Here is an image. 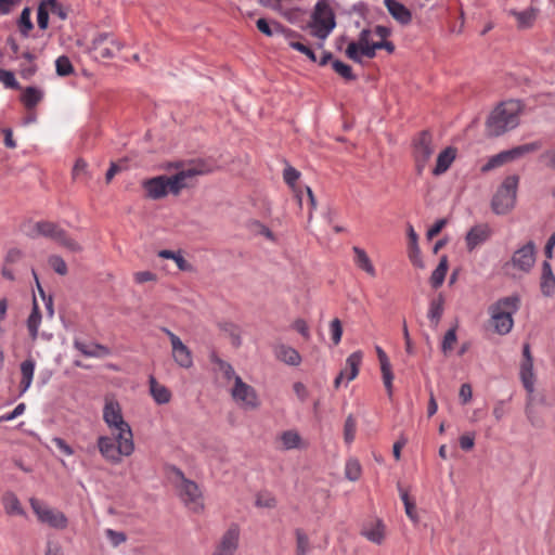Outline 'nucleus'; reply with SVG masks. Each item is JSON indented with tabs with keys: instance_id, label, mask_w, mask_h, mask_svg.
Wrapping results in <instances>:
<instances>
[{
	"instance_id": "nucleus-1",
	"label": "nucleus",
	"mask_w": 555,
	"mask_h": 555,
	"mask_svg": "<svg viewBox=\"0 0 555 555\" xmlns=\"http://www.w3.org/2000/svg\"><path fill=\"white\" fill-rule=\"evenodd\" d=\"M102 418L113 437L103 435L98 438L99 452L107 462L119 464L122 456L128 457L133 454L135 447L132 429L125 420L122 408L115 397H105Z\"/></svg>"
},
{
	"instance_id": "nucleus-2",
	"label": "nucleus",
	"mask_w": 555,
	"mask_h": 555,
	"mask_svg": "<svg viewBox=\"0 0 555 555\" xmlns=\"http://www.w3.org/2000/svg\"><path fill=\"white\" fill-rule=\"evenodd\" d=\"M177 170L175 175H162L143 181L142 186L151 199H160L171 194L178 196L182 190L194 184L197 176L212 171L210 165L204 160H194L189 164L176 163L171 165Z\"/></svg>"
},
{
	"instance_id": "nucleus-3",
	"label": "nucleus",
	"mask_w": 555,
	"mask_h": 555,
	"mask_svg": "<svg viewBox=\"0 0 555 555\" xmlns=\"http://www.w3.org/2000/svg\"><path fill=\"white\" fill-rule=\"evenodd\" d=\"M520 112L521 104L519 101L511 100L499 104L487 119V134L499 137L514 129L519 122Z\"/></svg>"
},
{
	"instance_id": "nucleus-4",
	"label": "nucleus",
	"mask_w": 555,
	"mask_h": 555,
	"mask_svg": "<svg viewBox=\"0 0 555 555\" xmlns=\"http://www.w3.org/2000/svg\"><path fill=\"white\" fill-rule=\"evenodd\" d=\"M520 298L517 295L503 297L489 307L491 324L499 335L508 334L514 325L513 314L519 309Z\"/></svg>"
},
{
	"instance_id": "nucleus-5",
	"label": "nucleus",
	"mask_w": 555,
	"mask_h": 555,
	"mask_svg": "<svg viewBox=\"0 0 555 555\" xmlns=\"http://www.w3.org/2000/svg\"><path fill=\"white\" fill-rule=\"evenodd\" d=\"M336 26L334 10L331 0H319L309 23L312 36L325 40Z\"/></svg>"
},
{
	"instance_id": "nucleus-6",
	"label": "nucleus",
	"mask_w": 555,
	"mask_h": 555,
	"mask_svg": "<svg viewBox=\"0 0 555 555\" xmlns=\"http://www.w3.org/2000/svg\"><path fill=\"white\" fill-rule=\"evenodd\" d=\"M27 235L30 237L44 236L51 238L70 251L81 250V246L68 236L65 230L50 221H39L34 223L27 231Z\"/></svg>"
},
{
	"instance_id": "nucleus-7",
	"label": "nucleus",
	"mask_w": 555,
	"mask_h": 555,
	"mask_svg": "<svg viewBox=\"0 0 555 555\" xmlns=\"http://www.w3.org/2000/svg\"><path fill=\"white\" fill-rule=\"evenodd\" d=\"M518 182L519 178L516 175L503 180L491 202L492 210L496 215H506L515 207Z\"/></svg>"
},
{
	"instance_id": "nucleus-8",
	"label": "nucleus",
	"mask_w": 555,
	"mask_h": 555,
	"mask_svg": "<svg viewBox=\"0 0 555 555\" xmlns=\"http://www.w3.org/2000/svg\"><path fill=\"white\" fill-rule=\"evenodd\" d=\"M376 42L373 40L371 29H363L358 40L350 41L347 46L345 54L353 62L361 63L362 57L373 59L376 55Z\"/></svg>"
},
{
	"instance_id": "nucleus-9",
	"label": "nucleus",
	"mask_w": 555,
	"mask_h": 555,
	"mask_svg": "<svg viewBox=\"0 0 555 555\" xmlns=\"http://www.w3.org/2000/svg\"><path fill=\"white\" fill-rule=\"evenodd\" d=\"M30 506L40 522L59 530L67 527L68 520L63 512L50 507L37 499H30Z\"/></svg>"
},
{
	"instance_id": "nucleus-10",
	"label": "nucleus",
	"mask_w": 555,
	"mask_h": 555,
	"mask_svg": "<svg viewBox=\"0 0 555 555\" xmlns=\"http://www.w3.org/2000/svg\"><path fill=\"white\" fill-rule=\"evenodd\" d=\"M177 476L180 478L181 482L179 485V495L185 506L193 512H199L203 509V495L199 490V487L196 482L186 479L183 473L177 469Z\"/></svg>"
},
{
	"instance_id": "nucleus-11",
	"label": "nucleus",
	"mask_w": 555,
	"mask_h": 555,
	"mask_svg": "<svg viewBox=\"0 0 555 555\" xmlns=\"http://www.w3.org/2000/svg\"><path fill=\"white\" fill-rule=\"evenodd\" d=\"M124 47V42L108 33L99 34L91 43L95 59H113Z\"/></svg>"
},
{
	"instance_id": "nucleus-12",
	"label": "nucleus",
	"mask_w": 555,
	"mask_h": 555,
	"mask_svg": "<svg viewBox=\"0 0 555 555\" xmlns=\"http://www.w3.org/2000/svg\"><path fill=\"white\" fill-rule=\"evenodd\" d=\"M231 396L233 400L244 409L255 410L260 404L255 388L243 382L240 376H234V385L231 388Z\"/></svg>"
},
{
	"instance_id": "nucleus-13",
	"label": "nucleus",
	"mask_w": 555,
	"mask_h": 555,
	"mask_svg": "<svg viewBox=\"0 0 555 555\" xmlns=\"http://www.w3.org/2000/svg\"><path fill=\"white\" fill-rule=\"evenodd\" d=\"M413 145L416 171L418 175H421L435 152L431 134L428 131H422L414 139Z\"/></svg>"
},
{
	"instance_id": "nucleus-14",
	"label": "nucleus",
	"mask_w": 555,
	"mask_h": 555,
	"mask_svg": "<svg viewBox=\"0 0 555 555\" xmlns=\"http://www.w3.org/2000/svg\"><path fill=\"white\" fill-rule=\"evenodd\" d=\"M541 146H542V144L540 142H531V143L516 146L509 151L501 152V153L492 156L488 160V163L482 167V171H489V170L500 167L513 159L519 158V157L524 156L525 154L535 152V151L540 150Z\"/></svg>"
},
{
	"instance_id": "nucleus-15",
	"label": "nucleus",
	"mask_w": 555,
	"mask_h": 555,
	"mask_svg": "<svg viewBox=\"0 0 555 555\" xmlns=\"http://www.w3.org/2000/svg\"><path fill=\"white\" fill-rule=\"evenodd\" d=\"M535 262V245L533 242H528L524 246L514 251L511 261L506 266L512 264L513 268L528 273Z\"/></svg>"
},
{
	"instance_id": "nucleus-16",
	"label": "nucleus",
	"mask_w": 555,
	"mask_h": 555,
	"mask_svg": "<svg viewBox=\"0 0 555 555\" xmlns=\"http://www.w3.org/2000/svg\"><path fill=\"white\" fill-rule=\"evenodd\" d=\"M163 332L168 336L170 340L172 358L175 362L181 367L190 369L193 365V357L191 350L170 330L163 328Z\"/></svg>"
},
{
	"instance_id": "nucleus-17",
	"label": "nucleus",
	"mask_w": 555,
	"mask_h": 555,
	"mask_svg": "<svg viewBox=\"0 0 555 555\" xmlns=\"http://www.w3.org/2000/svg\"><path fill=\"white\" fill-rule=\"evenodd\" d=\"M362 358L363 354L361 351H356L347 358L345 369L340 371L339 375L334 380L335 388H338L344 379L351 382L358 376Z\"/></svg>"
},
{
	"instance_id": "nucleus-18",
	"label": "nucleus",
	"mask_w": 555,
	"mask_h": 555,
	"mask_svg": "<svg viewBox=\"0 0 555 555\" xmlns=\"http://www.w3.org/2000/svg\"><path fill=\"white\" fill-rule=\"evenodd\" d=\"M491 228L487 223L473 227L466 234L465 242L469 251L485 243L491 236Z\"/></svg>"
},
{
	"instance_id": "nucleus-19",
	"label": "nucleus",
	"mask_w": 555,
	"mask_h": 555,
	"mask_svg": "<svg viewBox=\"0 0 555 555\" xmlns=\"http://www.w3.org/2000/svg\"><path fill=\"white\" fill-rule=\"evenodd\" d=\"M540 289L545 297L555 296V274L547 260H544L541 264Z\"/></svg>"
},
{
	"instance_id": "nucleus-20",
	"label": "nucleus",
	"mask_w": 555,
	"mask_h": 555,
	"mask_svg": "<svg viewBox=\"0 0 555 555\" xmlns=\"http://www.w3.org/2000/svg\"><path fill=\"white\" fill-rule=\"evenodd\" d=\"M375 350L380 365L384 386L388 392V396L391 397L393 374L391 371L390 361L386 352L379 346H376Z\"/></svg>"
},
{
	"instance_id": "nucleus-21",
	"label": "nucleus",
	"mask_w": 555,
	"mask_h": 555,
	"mask_svg": "<svg viewBox=\"0 0 555 555\" xmlns=\"http://www.w3.org/2000/svg\"><path fill=\"white\" fill-rule=\"evenodd\" d=\"M274 354L278 360L288 365L297 366L301 362L299 352L295 348L284 344L275 346Z\"/></svg>"
},
{
	"instance_id": "nucleus-22",
	"label": "nucleus",
	"mask_w": 555,
	"mask_h": 555,
	"mask_svg": "<svg viewBox=\"0 0 555 555\" xmlns=\"http://www.w3.org/2000/svg\"><path fill=\"white\" fill-rule=\"evenodd\" d=\"M353 251V262L354 264L362 271H364L367 275L371 278L376 276V269L374 264L372 263L367 253L358 246L352 247Z\"/></svg>"
},
{
	"instance_id": "nucleus-23",
	"label": "nucleus",
	"mask_w": 555,
	"mask_h": 555,
	"mask_svg": "<svg viewBox=\"0 0 555 555\" xmlns=\"http://www.w3.org/2000/svg\"><path fill=\"white\" fill-rule=\"evenodd\" d=\"M240 529L237 526H231L223 534L220 545L217 550L233 555L237 548Z\"/></svg>"
},
{
	"instance_id": "nucleus-24",
	"label": "nucleus",
	"mask_w": 555,
	"mask_h": 555,
	"mask_svg": "<svg viewBox=\"0 0 555 555\" xmlns=\"http://www.w3.org/2000/svg\"><path fill=\"white\" fill-rule=\"evenodd\" d=\"M74 347L83 356L90 358H102L109 354V349L100 344H88L76 339L74 341Z\"/></svg>"
},
{
	"instance_id": "nucleus-25",
	"label": "nucleus",
	"mask_w": 555,
	"mask_h": 555,
	"mask_svg": "<svg viewBox=\"0 0 555 555\" xmlns=\"http://www.w3.org/2000/svg\"><path fill=\"white\" fill-rule=\"evenodd\" d=\"M456 157V149L449 146L444 149L441 153H439L436 162V166L433 169V173L435 176H440L444 173Z\"/></svg>"
},
{
	"instance_id": "nucleus-26",
	"label": "nucleus",
	"mask_w": 555,
	"mask_h": 555,
	"mask_svg": "<svg viewBox=\"0 0 555 555\" xmlns=\"http://www.w3.org/2000/svg\"><path fill=\"white\" fill-rule=\"evenodd\" d=\"M35 367L36 363L31 358H28L21 363L22 378L18 386L21 395L25 393L29 389L34 379Z\"/></svg>"
},
{
	"instance_id": "nucleus-27",
	"label": "nucleus",
	"mask_w": 555,
	"mask_h": 555,
	"mask_svg": "<svg viewBox=\"0 0 555 555\" xmlns=\"http://www.w3.org/2000/svg\"><path fill=\"white\" fill-rule=\"evenodd\" d=\"M384 3L391 16L399 23L406 25L411 22V12L402 3L397 0H385Z\"/></svg>"
},
{
	"instance_id": "nucleus-28",
	"label": "nucleus",
	"mask_w": 555,
	"mask_h": 555,
	"mask_svg": "<svg viewBox=\"0 0 555 555\" xmlns=\"http://www.w3.org/2000/svg\"><path fill=\"white\" fill-rule=\"evenodd\" d=\"M444 311V298L442 294L433 298L429 302L427 318L430 321V325L436 328L442 318Z\"/></svg>"
},
{
	"instance_id": "nucleus-29",
	"label": "nucleus",
	"mask_w": 555,
	"mask_h": 555,
	"mask_svg": "<svg viewBox=\"0 0 555 555\" xmlns=\"http://www.w3.org/2000/svg\"><path fill=\"white\" fill-rule=\"evenodd\" d=\"M520 379L524 388L531 396L534 391L535 375L533 372V361H521L520 364Z\"/></svg>"
},
{
	"instance_id": "nucleus-30",
	"label": "nucleus",
	"mask_w": 555,
	"mask_h": 555,
	"mask_svg": "<svg viewBox=\"0 0 555 555\" xmlns=\"http://www.w3.org/2000/svg\"><path fill=\"white\" fill-rule=\"evenodd\" d=\"M150 392L158 404H166L171 399L170 390L166 386L159 384L153 376L150 378Z\"/></svg>"
},
{
	"instance_id": "nucleus-31",
	"label": "nucleus",
	"mask_w": 555,
	"mask_h": 555,
	"mask_svg": "<svg viewBox=\"0 0 555 555\" xmlns=\"http://www.w3.org/2000/svg\"><path fill=\"white\" fill-rule=\"evenodd\" d=\"M282 450H293L302 448V439L297 430L289 429L281 433L279 436Z\"/></svg>"
},
{
	"instance_id": "nucleus-32",
	"label": "nucleus",
	"mask_w": 555,
	"mask_h": 555,
	"mask_svg": "<svg viewBox=\"0 0 555 555\" xmlns=\"http://www.w3.org/2000/svg\"><path fill=\"white\" fill-rule=\"evenodd\" d=\"M43 99V92L36 87H27L24 89L21 101L27 109H33Z\"/></svg>"
},
{
	"instance_id": "nucleus-33",
	"label": "nucleus",
	"mask_w": 555,
	"mask_h": 555,
	"mask_svg": "<svg viewBox=\"0 0 555 555\" xmlns=\"http://www.w3.org/2000/svg\"><path fill=\"white\" fill-rule=\"evenodd\" d=\"M41 323V313L38 307V304L36 300H34V306L30 315L27 320V328L29 332V335L33 340H35L38 336V330Z\"/></svg>"
},
{
	"instance_id": "nucleus-34",
	"label": "nucleus",
	"mask_w": 555,
	"mask_h": 555,
	"mask_svg": "<svg viewBox=\"0 0 555 555\" xmlns=\"http://www.w3.org/2000/svg\"><path fill=\"white\" fill-rule=\"evenodd\" d=\"M400 498L404 504L405 514L414 524L418 522V515L415 502L409 496L406 490L399 486Z\"/></svg>"
},
{
	"instance_id": "nucleus-35",
	"label": "nucleus",
	"mask_w": 555,
	"mask_h": 555,
	"mask_svg": "<svg viewBox=\"0 0 555 555\" xmlns=\"http://www.w3.org/2000/svg\"><path fill=\"white\" fill-rule=\"evenodd\" d=\"M448 271V260L446 257H442L440 259L439 264L434 270L431 276H430V284L434 288H438L442 285L446 274Z\"/></svg>"
},
{
	"instance_id": "nucleus-36",
	"label": "nucleus",
	"mask_w": 555,
	"mask_h": 555,
	"mask_svg": "<svg viewBox=\"0 0 555 555\" xmlns=\"http://www.w3.org/2000/svg\"><path fill=\"white\" fill-rule=\"evenodd\" d=\"M363 535L376 544H380L385 538V527L382 521H377L372 528L363 530Z\"/></svg>"
},
{
	"instance_id": "nucleus-37",
	"label": "nucleus",
	"mask_w": 555,
	"mask_h": 555,
	"mask_svg": "<svg viewBox=\"0 0 555 555\" xmlns=\"http://www.w3.org/2000/svg\"><path fill=\"white\" fill-rule=\"evenodd\" d=\"M515 18L517 20V24L519 28H528L532 26L534 20H535V11L533 9H528L522 12H511Z\"/></svg>"
},
{
	"instance_id": "nucleus-38",
	"label": "nucleus",
	"mask_w": 555,
	"mask_h": 555,
	"mask_svg": "<svg viewBox=\"0 0 555 555\" xmlns=\"http://www.w3.org/2000/svg\"><path fill=\"white\" fill-rule=\"evenodd\" d=\"M362 474V467L357 459H349L345 465V476L350 481H357Z\"/></svg>"
},
{
	"instance_id": "nucleus-39",
	"label": "nucleus",
	"mask_w": 555,
	"mask_h": 555,
	"mask_svg": "<svg viewBox=\"0 0 555 555\" xmlns=\"http://www.w3.org/2000/svg\"><path fill=\"white\" fill-rule=\"evenodd\" d=\"M42 3L50 14L59 17L61 21L66 20L67 10L57 0H44Z\"/></svg>"
},
{
	"instance_id": "nucleus-40",
	"label": "nucleus",
	"mask_w": 555,
	"mask_h": 555,
	"mask_svg": "<svg viewBox=\"0 0 555 555\" xmlns=\"http://www.w3.org/2000/svg\"><path fill=\"white\" fill-rule=\"evenodd\" d=\"M4 508L8 514L21 515L23 514V509L21 507V503L18 499L13 493H7L3 496Z\"/></svg>"
},
{
	"instance_id": "nucleus-41",
	"label": "nucleus",
	"mask_w": 555,
	"mask_h": 555,
	"mask_svg": "<svg viewBox=\"0 0 555 555\" xmlns=\"http://www.w3.org/2000/svg\"><path fill=\"white\" fill-rule=\"evenodd\" d=\"M296 554L307 555L310 551L309 538L301 529L296 530Z\"/></svg>"
},
{
	"instance_id": "nucleus-42",
	"label": "nucleus",
	"mask_w": 555,
	"mask_h": 555,
	"mask_svg": "<svg viewBox=\"0 0 555 555\" xmlns=\"http://www.w3.org/2000/svg\"><path fill=\"white\" fill-rule=\"evenodd\" d=\"M55 68H56V74L62 77L68 76L74 72L72 62L65 55H62L56 59Z\"/></svg>"
},
{
	"instance_id": "nucleus-43",
	"label": "nucleus",
	"mask_w": 555,
	"mask_h": 555,
	"mask_svg": "<svg viewBox=\"0 0 555 555\" xmlns=\"http://www.w3.org/2000/svg\"><path fill=\"white\" fill-rule=\"evenodd\" d=\"M332 66H333V69L339 76H341L344 79H346V80H354L356 79L352 68L348 64L336 60L333 62Z\"/></svg>"
},
{
	"instance_id": "nucleus-44",
	"label": "nucleus",
	"mask_w": 555,
	"mask_h": 555,
	"mask_svg": "<svg viewBox=\"0 0 555 555\" xmlns=\"http://www.w3.org/2000/svg\"><path fill=\"white\" fill-rule=\"evenodd\" d=\"M357 431V422L352 415H349L344 425V439L346 443H351L354 440Z\"/></svg>"
},
{
	"instance_id": "nucleus-45",
	"label": "nucleus",
	"mask_w": 555,
	"mask_h": 555,
	"mask_svg": "<svg viewBox=\"0 0 555 555\" xmlns=\"http://www.w3.org/2000/svg\"><path fill=\"white\" fill-rule=\"evenodd\" d=\"M18 26L22 35L28 36V33L33 29L34 25L30 20V10L25 8L20 16Z\"/></svg>"
},
{
	"instance_id": "nucleus-46",
	"label": "nucleus",
	"mask_w": 555,
	"mask_h": 555,
	"mask_svg": "<svg viewBox=\"0 0 555 555\" xmlns=\"http://www.w3.org/2000/svg\"><path fill=\"white\" fill-rule=\"evenodd\" d=\"M456 340H457V338H456V330H455V327L450 328L446 333V335L443 337V340H442V344H441L442 352L444 354H448L450 351H452Z\"/></svg>"
},
{
	"instance_id": "nucleus-47",
	"label": "nucleus",
	"mask_w": 555,
	"mask_h": 555,
	"mask_svg": "<svg viewBox=\"0 0 555 555\" xmlns=\"http://www.w3.org/2000/svg\"><path fill=\"white\" fill-rule=\"evenodd\" d=\"M256 506L273 508L276 506L275 498L269 492H259L256 496Z\"/></svg>"
},
{
	"instance_id": "nucleus-48",
	"label": "nucleus",
	"mask_w": 555,
	"mask_h": 555,
	"mask_svg": "<svg viewBox=\"0 0 555 555\" xmlns=\"http://www.w3.org/2000/svg\"><path fill=\"white\" fill-rule=\"evenodd\" d=\"M0 81L10 89H20V85L11 70L0 69Z\"/></svg>"
},
{
	"instance_id": "nucleus-49",
	"label": "nucleus",
	"mask_w": 555,
	"mask_h": 555,
	"mask_svg": "<svg viewBox=\"0 0 555 555\" xmlns=\"http://www.w3.org/2000/svg\"><path fill=\"white\" fill-rule=\"evenodd\" d=\"M330 332L334 345H338L343 336V325L339 319H334L330 324Z\"/></svg>"
},
{
	"instance_id": "nucleus-50",
	"label": "nucleus",
	"mask_w": 555,
	"mask_h": 555,
	"mask_svg": "<svg viewBox=\"0 0 555 555\" xmlns=\"http://www.w3.org/2000/svg\"><path fill=\"white\" fill-rule=\"evenodd\" d=\"M289 46L295 49L296 51L305 54L309 60L317 62V56L314 51L308 47L307 44L300 42V41H291Z\"/></svg>"
},
{
	"instance_id": "nucleus-51",
	"label": "nucleus",
	"mask_w": 555,
	"mask_h": 555,
	"mask_svg": "<svg viewBox=\"0 0 555 555\" xmlns=\"http://www.w3.org/2000/svg\"><path fill=\"white\" fill-rule=\"evenodd\" d=\"M49 264L51 268L59 274L65 275L67 273V266L65 261L56 255H53L49 258Z\"/></svg>"
},
{
	"instance_id": "nucleus-52",
	"label": "nucleus",
	"mask_w": 555,
	"mask_h": 555,
	"mask_svg": "<svg viewBox=\"0 0 555 555\" xmlns=\"http://www.w3.org/2000/svg\"><path fill=\"white\" fill-rule=\"evenodd\" d=\"M215 362L217 363L218 370L222 373L224 378H227L229 380L230 379L234 380V376H237V375L235 374V371L230 363H228L221 359H216Z\"/></svg>"
},
{
	"instance_id": "nucleus-53",
	"label": "nucleus",
	"mask_w": 555,
	"mask_h": 555,
	"mask_svg": "<svg viewBox=\"0 0 555 555\" xmlns=\"http://www.w3.org/2000/svg\"><path fill=\"white\" fill-rule=\"evenodd\" d=\"M105 535L113 546H118L119 544L126 542L127 540V537L124 532L115 531L113 529H106Z\"/></svg>"
},
{
	"instance_id": "nucleus-54",
	"label": "nucleus",
	"mask_w": 555,
	"mask_h": 555,
	"mask_svg": "<svg viewBox=\"0 0 555 555\" xmlns=\"http://www.w3.org/2000/svg\"><path fill=\"white\" fill-rule=\"evenodd\" d=\"M133 280L137 284H144L147 282H155L157 275L152 271H138L133 273Z\"/></svg>"
},
{
	"instance_id": "nucleus-55",
	"label": "nucleus",
	"mask_w": 555,
	"mask_h": 555,
	"mask_svg": "<svg viewBox=\"0 0 555 555\" xmlns=\"http://www.w3.org/2000/svg\"><path fill=\"white\" fill-rule=\"evenodd\" d=\"M299 177L300 172L294 167L287 166L283 171L284 181L292 188H294Z\"/></svg>"
},
{
	"instance_id": "nucleus-56",
	"label": "nucleus",
	"mask_w": 555,
	"mask_h": 555,
	"mask_svg": "<svg viewBox=\"0 0 555 555\" xmlns=\"http://www.w3.org/2000/svg\"><path fill=\"white\" fill-rule=\"evenodd\" d=\"M49 15L46 5L41 2L38 8L37 22L40 29H46L49 23Z\"/></svg>"
},
{
	"instance_id": "nucleus-57",
	"label": "nucleus",
	"mask_w": 555,
	"mask_h": 555,
	"mask_svg": "<svg viewBox=\"0 0 555 555\" xmlns=\"http://www.w3.org/2000/svg\"><path fill=\"white\" fill-rule=\"evenodd\" d=\"M87 167L88 164L83 159H77L73 168V178L77 180L80 179L82 176H86Z\"/></svg>"
},
{
	"instance_id": "nucleus-58",
	"label": "nucleus",
	"mask_w": 555,
	"mask_h": 555,
	"mask_svg": "<svg viewBox=\"0 0 555 555\" xmlns=\"http://www.w3.org/2000/svg\"><path fill=\"white\" fill-rule=\"evenodd\" d=\"M25 409H26L25 403L17 404L12 412L0 416V423L9 422V421H12V420L18 417L20 415H22L25 412Z\"/></svg>"
},
{
	"instance_id": "nucleus-59",
	"label": "nucleus",
	"mask_w": 555,
	"mask_h": 555,
	"mask_svg": "<svg viewBox=\"0 0 555 555\" xmlns=\"http://www.w3.org/2000/svg\"><path fill=\"white\" fill-rule=\"evenodd\" d=\"M475 446V434L474 433H467L460 437V447L465 450L469 451Z\"/></svg>"
},
{
	"instance_id": "nucleus-60",
	"label": "nucleus",
	"mask_w": 555,
	"mask_h": 555,
	"mask_svg": "<svg viewBox=\"0 0 555 555\" xmlns=\"http://www.w3.org/2000/svg\"><path fill=\"white\" fill-rule=\"evenodd\" d=\"M37 72V66L34 62L22 63L20 74L24 79L31 78Z\"/></svg>"
},
{
	"instance_id": "nucleus-61",
	"label": "nucleus",
	"mask_w": 555,
	"mask_h": 555,
	"mask_svg": "<svg viewBox=\"0 0 555 555\" xmlns=\"http://www.w3.org/2000/svg\"><path fill=\"white\" fill-rule=\"evenodd\" d=\"M447 224L446 219L437 220L427 231V237L429 240L436 237Z\"/></svg>"
},
{
	"instance_id": "nucleus-62",
	"label": "nucleus",
	"mask_w": 555,
	"mask_h": 555,
	"mask_svg": "<svg viewBox=\"0 0 555 555\" xmlns=\"http://www.w3.org/2000/svg\"><path fill=\"white\" fill-rule=\"evenodd\" d=\"M294 328L300 333L306 339H309L310 332L307 322L302 319H298L294 322Z\"/></svg>"
},
{
	"instance_id": "nucleus-63",
	"label": "nucleus",
	"mask_w": 555,
	"mask_h": 555,
	"mask_svg": "<svg viewBox=\"0 0 555 555\" xmlns=\"http://www.w3.org/2000/svg\"><path fill=\"white\" fill-rule=\"evenodd\" d=\"M53 443L65 455L69 456L74 454L73 448L69 444H67L66 441L63 440L62 438H54Z\"/></svg>"
},
{
	"instance_id": "nucleus-64",
	"label": "nucleus",
	"mask_w": 555,
	"mask_h": 555,
	"mask_svg": "<svg viewBox=\"0 0 555 555\" xmlns=\"http://www.w3.org/2000/svg\"><path fill=\"white\" fill-rule=\"evenodd\" d=\"M541 158L545 160V165L550 168L555 169V150H548L541 155Z\"/></svg>"
}]
</instances>
